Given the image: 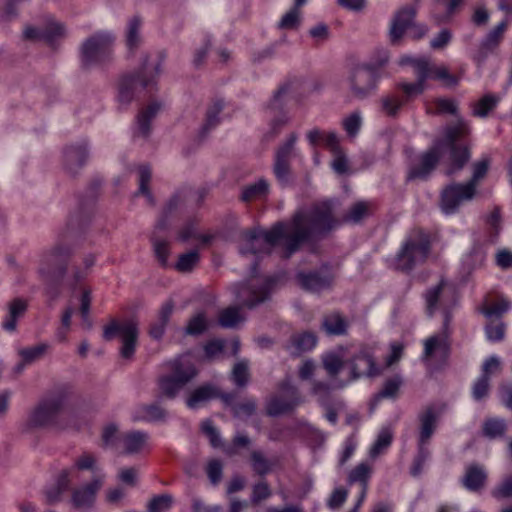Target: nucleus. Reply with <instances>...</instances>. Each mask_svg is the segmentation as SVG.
<instances>
[{"label":"nucleus","instance_id":"1","mask_svg":"<svg viewBox=\"0 0 512 512\" xmlns=\"http://www.w3.org/2000/svg\"><path fill=\"white\" fill-rule=\"evenodd\" d=\"M333 210L330 200L316 202L298 209L288 222H277L269 230L250 231L244 235L240 253L259 257L269 255L275 247L282 246L283 257L288 258L301 244L339 224Z\"/></svg>","mask_w":512,"mask_h":512},{"label":"nucleus","instance_id":"2","mask_svg":"<svg viewBox=\"0 0 512 512\" xmlns=\"http://www.w3.org/2000/svg\"><path fill=\"white\" fill-rule=\"evenodd\" d=\"M469 134V127L462 120L458 119L455 124L448 125L444 130L441 140L420 156L419 163L410 168L408 179H426L436 167L443 152L449 151V165L447 175L460 171L470 158L469 147L461 143L462 139Z\"/></svg>","mask_w":512,"mask_h":512},{"label":"nucleus","instance_id":"3","mask_svg":"<svg viewBox=\"0 0 512 512\" xmlns=\"http://www.w3.org/2000/svg\"><path fill=\"white\" fill-rule=\"evenodd\" d=\"M149 55L142 57L139 72L122 76L118 84V102L121 105H129L136 97L140 89H153L156 79L162 72L163 57L151 61Z\"/></svg>","mask_w":512,"mask_h":512},{"label":"nucleus","instance_id":"4","mask_svg":"<svg viewBox=\"0 0 512 512\" xmlns=\"http://www.w3.org/2000/svg\"><path fill=\"white\" fill-rule=\"evenodd\" d=\"M430 247V239L425 232L412 231L405 238L394 258V268L401 272L412 271L416 266L425 262L430 253Z\"/></svg>","mask_w":512,"mask_h":512},{"label":"nucleus","instance_id":"5","mask_svg":"<svg viewBox=\"0 0 512 512\" xmlns=\"http://www.w3.org/2000/svg\"><path fill=\"white\" fill-rule=\"evenodd\" d=\"M488 170V161L481 160L474 164L473 176L466 184H452L441 193V210L445 214L455 213L459 206L471 200L476 191L477 182L482 179Z\"/></svg>","mask_w":512,"mask_h":512},{"label":"nucleus","instance_id":"6","mask_svg":"<svg viewBox=\"0 0 512 512\" xmlns=\"http://www.w3.org/2000/svg\"><path fill=\"white\" fill-rule=\"evenodd\" d=\"M71 250L68 246L57 244L46 251L40 260L38 273L41 279L49 286V293L57 296L54 286L58 285L67 271Z\"/></svg>","mask_w":512,"mask_h":512},{"label":"nucleus","instance_id":"7","mask_svg":"<svg viewBox=\"0 0 512 512\" xmlns=\"http://www.w3.org/2000/svg\"><path fill=\"white\" fill-rule=\"evenodd\" d=\"M378 74L369 65L362 62H352L347 68L345 86L349 97L355 100H365L377 90Z\"/></svg>","mask_w":512,"mask_h":512},{"label":"nucleus","instance_id":"8","mask_svg":"<svg viewBox=\"0 0 512 512\" xmlns=\"http://www.w3.org/2000/svg\"><path fill=\"white\" fill-rule=\"evenodd\" d=\"M438 421L439 413L434 407H427L418 415V452L411 467V474L414 477L421 474L424 464L430 457L428 446L433 434L437 429Z\"/></svg>","mask_w":512,"mask_h":512},{"label":"nucleus","instance_id":"9","mask_svg":"<svg viewBox=\"0 0 512 512\" xmlns=\"http://www.w3.org/2000/svg\"><path fill=\"white\" fill-rule=\"evenodd\" d=\"M171 367L172 375L164 376L159 380L160 390L168 398H174L197 375L193 363L185 357L175 359Z\"/></svg>","mask_w":512,"mask_h":512},{"label":"nucleus","instance_id":"10","mask_svg":"<svg viewBox=\"0 0 512 512\" xmlns=\"http://www.w3.org/2000/svg\"><path fill=\"white\" fill-rule=\"evenodd\" d=\"M64 403L65 399L61 395L51 396L39 402L28 415L26 429H43L55 425Z\"/></svg>","mask_w":512,"mask_h":512},{"label":"nucleus","instance_id":"11","mask_svg":"<svg viewBox=\"0 0 512 512\" xmlns=\"http://www.w3.org/2000/svg\"><path fill=\"white\" fill-rule=\"evenodd\" d=\"M117 334L120 335L122 342L120 356L125 360H131L137 346L138 324L133 320H126L124 322L112 320L103 329V338L106 341H111Z\"/></svg>","mask_w":512,"mask_h":512},{"label":"nucleus","instance_id":"12","mask_svg":"<svg viewBox=\"0 0 512 512\" xmlns=\"http://www.w3.org/2000/svg\"><path fill=\"white\" fill-rule=\"evenodd\" d=\"M114 39L108 32H99L87 38L81 47L83 63L93 65L108 61L112 54Z\"/></svg>","mask_w":512,"mask_h":512},{"label":"nucleus","instance_id":"13","mask_svg":"<svg viewBox=\"0 0 512 512\" xmlns=\"http://www.w3.org/2000/svg\"><path fill=\"white\" fill-rule=\"evenodd\" d=\"M274 282L273 278H253L249 284L235 287L236 297L243 306L254 308L268 299Z\"/></svg>","mask_w":512,"mask_h":512},{"label":"nucleus","instance_id":"14","mask_svg":"<svg viewBox=\"0 0 512 512\" xmlns=\"http://www.w3.org/2000/svg\"><path fill=\"white\" fill-rule=\"evenodd\" d=\"M282 395L272 396L266 404V413L276 417L293 411L303 400L298 389L290 381H283L280 385Z\"/></svg>","mask_w":512,"mask_h":512},{"label":"nucleus","instance_id":"15","mask_svg":"<svg viewBox=\"0 0 512 512\" xmlns=\"http://www.w3.org/2000/svg\"><path fill=\"white\" fill-rule=\"evenodd\" d=\"M104 475L96 474L90 482L71 490L70 504L72 508L86 511L93 507L96 495L102 488Z\"/></svg>","mask_w":512,"mask_h":512},{"label":"nucleus","instance_id":"16","mask_svg":"<svg viewBox=\"0 0 512 512\" xmlns=\"http://www.w3.org/2000/svg\"><path fill=\"white\" fill-rule=\"evenodd\" d=\"M89 158V145L85 140L71 143L63 149V168L65 172L76 177L86 165Z\"/></svg>","mask_w":512,"mask_h":512},{"label":"nucleus","instance_id":"17","mask_svg":"<svg viewBox=\"0 0 512 512\" xmlns=\"http://www.w3.org/2000/svg\"><path fill=\"white\" fill-rule=\"evenodd\" d=\"M297 140L298 135L295 132L290 133L275 152L273 170L276 177L281 181L286 180L290 174V161L294 155Z\"/></svg>","mask_w":512,"mask_h":512},{"label":"nucleus","instance_id":"18","mask_svg":"<svg viewBox=\"0 0 512 512\" xmlns=\"http://www.w3.org/2000/svg\"><path fill=\"white\" fill-rule=\"evenodd\" d=\"M416 13V7L412 5L404 6L396 12L389 29V38L393 45L399 44L405 31L415 25L413 21Z\"/></svg>","mask_w":512,"mask_h":512},{"label":"nucleus","instance_id":"19","mask_svg":"<svg viewBox=\"0 0 512 512\" xmlns=\"http://www.w3.org/2000/svg\"><path fill=\"white\" fill-rule=\"evenodd\" d=\"M449 354L448 334L444 331L429 337L424 342V352L422 359L428 362L432 359L445 360Z\"/></svg>","mask_w":512,"mask_h":512},{"label":"nucleus","instance_id":"20","mask_svg":"<svg viewBox=\"0 0 512 512\" xmlns=\"http://www.w3.org/2000/svg\"><path fill=\"white\" fill-rule=\"evenodd\" d=\"M218 397H220L226 404H230L234 399V395L221 394L217 387L211 384H206L195 389L188 397L186 403L189 408L196 409L207 401Z\"/></svg>","mask_w":512,"mask_h":512},{"label":"nucleus","instance_id":"21","mask_svg":"<svg viewBox=\"0 0 512 512\" xmlns=\"http://www.w3.org/2000/svg\"><path fill=\"white\" fill-rule=\"evenodd\" d=\"M28 309V301L24 298H14L6 304V314L1 323L4 331L13 333L17 330V321L22 318Z\"/></svg>","mask_w":512,"mask_h":512},{"label":"nucleus","instance_id":"22","mask_svg":"<svg viewBox=\"0 0 512 512\" xmlns=\"http://www.w3.org/2000/svg\"><path fill=\"white\" fill-rule=\"evenodd\" d=\"M453 293L452 287L444 281H440L436 286L428 289L424 295L428 315L431 316L437 309L444 307L446 298L452 297Z\"/></svg>","mask_w":512,"mask_h":512},{"label":"nucleus","instance_id":"23","mask_svg":"<svg viewBox=\"0 0 512 512\" xmlns=\"http://www.w3.org/2000/svg\"><path fill=\"white\" fill-rule=\"evenodd\" d=\"M506 27L507 22L502 21L487 34L485 39L482 41L478 53L475 57L478 63L484 62L487 56L497 49L502 40Z\"/></svg>","mask_w":512,"mask_h":512},{"label":"nucleus","instance_id":"24","mask_svg":"<svg viewBox=\"0 0 512 512\" xmlns=\"http://www.w3.org/2000/svg\"><path fill=\"white\" fill-rule=\"evenodd\" d=\"M162 108V104L153 101L147 107L143 108L137 117V128L134 136L146 140L151 132V121L156 117Z\"/></svg>","mask_w":512,"mask_h":512},{"label":"nucleus","instance_id":"25","mask_svg":"<svg viewBox=\"0 0 512 512\" xmlns=\"http://www.w3.org/2000/svg\"><path fill=\"white\" fill-rule=\"evenodd\" d=\"M149 435L146 432L134 430L121 435L123 453L135 455L141 453L148 445Z\"/></svg>","mask_w":512,"mask_h":512},{"label":"nucleus","instance_id":"26","mask_svg":"<svg viewBox=\"0 0 512 512\" xmlns=\"http://www.w3.org/2000/svg\"><path fill=\"white\" fill-rule=\"evenodd\" d=\"M297 278L301 286L311 292H320L330 287L332 283V276L329 273H299Z\"/></svg>","mask_w":512,"mask_h":512},{"label":"nucleus","instance_id":"27","mask_svg":"<svg viewBox=\"0 0 512 512\" xmlns=\"http://www.w3.org/2000/svg\"><path fill=\"white\" fill-rule=\"evenodd\" d=\"M487 473L483 466L471 464L466 468L462 478L463 486L469 491L477 492L485 487Z\"/></svg>","mask_w":512,"mask_h":512},{"label":"nucleus","instance_id":"28","mask_svg":"<svg viewBox=\"0 0 512 512\" xmlns=\"http://www.w3.org/2000/svg\"><path fill=\"white\" fill-rule=\"evenodd\" d=\"M371 475V467L366 463H361L357 465L348 476L349 484H353L359 482L361 484V492L356 502L357 506H361L365 500L367 490H368V481Z\"/></svg>","mask_w":512,"mask_h":512},{"label":"nucleus","instance_id":"29","mask_svg":"<svg viewBox=\"0 0 512 512\" xmlns=\"http://www.w3.org/2000/svg\"><path fill=\"white\" fill-rule=\"evenodd\" d=\"M317 343L316 336L311 332H302L294 334L290 338V345L287 349L293 355H299L303 352L310 351Z\"/></svg>","mask_w":512,"mask_h":512},{"label":"nucleus","instance_id":"30","mask_svg":"<svg viewBox=\"0 0 512 512\" xmlns=\"http://www.w3.org/2000/svg\"><path fill=\"white\" fill-rule=\"evenodd\" d=\"M351 373L353 379H357L363 375L372 377L379 374V371L375 368V362L373 358L368 354H359L355 357L352 363Z\"/></svg>","mask_w":512,"mask_h":512},{"label":"nucleus","instance_id":"31","mask_svg":"<svg viewBox=\"0 0 512 512\" xmlns=\"http://www.w3.org/2000/svg\"><path fill=\"white\" fill-rule=\"evenodd\" d=\"M223 108V100L216 99L212 102V104L208 107L206 112V120L201 130L202 134L208 133L211 129H213L220 123L219 115L222 112Z\"/></svg>","mask_w":512,"mask_h":512},{"label":"nucleus","instance_id":"32","mask_svg":"<svg viewBox=\"0 0 512 512\" xmlns=\"http://www.w3.org/2000/svg\"><path fill=\"white\" fill-rule=\"evenodd\" d=\"M506 421L502 418H488L482 426L483 435L489 439L499 438L505 435Z\"/></svg>","mask_w":512,"mask_h":512},{"label":"nucleus","instance_id":"33","mask_svg":"<svg viewBox=\"0 0 512 512\" xmlns=\"http://www.w3.org/2000/svg\"><path fill=\"white\" fill-rule=\"evenodd\" d=\"M135 419L145 421H164L167 412L158 404L142 405L138 408Z\"/></svg>","mask_w":512,"mask_h":512},{"label":"nucleus","instance_id":"34","mask_svg":"<svg viewBox=\"0 0 512 512\" xmlns=\"http://www.w3.org/2000/svg\"><path fill=\"white\" fill-rule=\"evenodd\" d=\"M70 468L74 470L77 477L80 471L87 470L93 473H98L100 471L97 464V457L88 452H84L75 458L74 463Z\"/></svg>","mask_w":512,"mask_h":512},{"label":"nucleus","instance_id":"35","mask_svg":"<svg viewBox=\"0 0 512 512\" xmlns=\"http://www.w3.org/2000/svg\"><path fill=\"white\" fill-rule=\"evenodd\" d=\"M393 432L390 427H383L372 445L369 455L372 458H376L383 453L392 443Z\"/></svg>","mask_w":512,"mask_h":512},{"label":"nucleus","instance_id":"36","mask_svg":"<svg viewBox=\"0 0 512 512\" xmlns=\"http://www.w3.org/2000/svg\"><path fill=\"white\" fill-rule=\"evenodd\" d=\"M268 188L269 186L266 180L260 179L257 182L247 185L243 188L241 199L245 202L260 199L267 194Z\"/></svg>","mask_w":512,"mask_h":512},{"label":"nucleus","instance_id":"37","mask_svg":"<svg viewBox=\"0 0 512 512\" xmlns=\"http://www.w3.org/2000/svg\"><path fill=\"white\" fill-rule=\"evenodd\" d=\"M322 327L329 335H341L346 331V323L339 314L325 316Z\"/></svg>","mask_w":512,"mask_h":512},{"label":"nucleus","instance_id":"38","mask_svg":"<svg viewBox=\"0 0 512 512\" xmlns=\"http://www.w3.org/2000/svg\"><path fill=\"white\" fill-rule=\"evenodd\" d=\"M250 463L253 471L260 476H264L272 470V464L260 450L251 452Z\"/></svg>","mask_w":512,"mask_h":512},{"label":"nucleus","instance_id":"39","mask_svg":"<svg viewBox=\"0 0 512 512\" xmlns=\"http://www.w3.org/2000/svg\"><path fill=\"white\" fill-rule=\"evenodd\" d=\"M43 42L53 46L55 42L65 35V28L61 23L51 21L42 28Z\"/></svg>","mask_w":512,"mask_h":512},{"label":"nucleus","instance_id":"40","mask_svg":"<svg viewBox=\"0 0 512 512\" xmlns=\"http://www.w3.org/2000/svg\"><path fill=\"white\" fill-rule=\"evenodd\" d=\"M218 320L223 328H234L244 321V318L240 314L239 307H228L220 312Z\"/></svg>","mask_w":512,"mask_h":512},{"label":"nucleus","instance_id":"41","mask_svg":"<svg viewBox=\"0 0 512 512\" xmlns=\"http://www.w3.org/2000/svg\"><path fill=\"white\" fill-rule=\"evenodd\" d=\"M151 180V170L146 165L139 167V190L138 193L144 195L147 198L149 204L154 205L155 200L152 193L149 190V182Z\"/></svg>","mask_w":512,"mask_h":512},{"label":"nucleus","instance_id":"42","mask_svg":"<svg viewBox=\"0 0 512 512\" xmlns=\"http://www.w3.org/2000/svg\"><path fill=\"white\" fill-rule=\"evenodd\" d=\"M231 379L238 387H245L249 382L248 361L241 360L237 362L231 372Z\"/></svg>","mask_w":512,"mask_h":512},{"label":"nucleus","instance_id":"43","mask_svg":"<svg viewBox=\"0 0 512 512\" xmlns=\"http://www.w3.org/2000/svg\"><path fill=\"white\" fill-rule=\"evenodd\" d=\"M141 20L139 17L130 19L127 27L126 43L130 50L135 49L140 43Z\"/></svg>","mask_w":512,"mask_h":512},{"label":"nucleus","instance_id":"44","mask_svg":"<svg viewBox=\"0 0 512 512\" xmlns=\"http://www.w3.org/2000/svg\"><path fill=\"white\" fill-rule=\"evenodd\" d=\"M101 440L104 447H115L121 441L119 426L116 423L106 424L102 429Z\"/></svg>","mask_w":512,"mask_h":512},{"label":"nucleus","instance_id":"45","mask_svg":"<svg viewBox=\"0 0 512 512\" xmlns=\"http://www.w3.org/2000/svg\"><path fill=\"white\" fill-rule=\"evenodd\" d=\"M380 103L382 112L389 117H395L403 105L402 99L397 95L384 96Z\"/></svg>","mask_w":512,"mask_h":512},{"label":"nucleus","instance_id":"46","mask_svg":"<svg viewBox=\"0 0 512 512\" xmlns=\"http://www.w3.org/2000/svg\"><path fill=\"white\" fill-rule=\"evenodd\" d=\"M173 497L169 494H162L153 497L147 506L148 512H168L172 506Z\"/></svg>","mask_w":512,"mask_h":512},{"label":"nucleus","instance_id":"47","mask_svg":"<svg viewBox=\"0 0 512 512\" xmlns=\"http://www.w3.org/2000/svg\"><path fill=\"white\" fill-rule=\"evenodd\" d=\"M499 98L494 95H485L474 106L473 113L478 117H486L495 108Z\"/></svg>","mask_w":512,"mask_h":512},{"label":"nucleus","instance_id":"48","mask_svg":"<svg viewBox=\"0 0 512 512\" xmlns=\"http://www.w3.org/2000/svg\"><path fill=\"white\" fill-rule=\"evenodd\" d=\"M368 213V206L364 202L355 203L350 207L347 213L343 216L342 221L346 223H358Z\"/></svg>","mask_w":512,"mask_h":512},{"label":"nucleus","instance_id":"49","mask_svg":"<svg viewBox=\"0 0 512 512\" xmlns=\"http://www.w3.org/2000/svg\"><path fill=\"white\" fill-rule=\"evenodd\" d=\"M199 261V253L197 250H192L187 253L181 254L175 265L176 269L180 272L191 271Z\"/></svg>","mask_w":512,"mask_h":512},{"label":"nucleus","instance_id":"50","mask_svg":"<svg viewBox=\"0 0 512 512\" xmlns=\"http://www.w3.org/2000/svg\"><path fill=\"white\" fill-rule=\"evenodd\" d=\"M48 345L40 343L32 347H27L19 350V355L25 363H32L41 358L47 351Z\"/></svg>","mask_w":512,"mask_h":512},{"label":"nucleus","instance_id":"51","mask_svg":"<svg viewBox=\"0 0 512 512\" xmlns=\"http://www.w3.org/2000/svg\"><path fill=\"white\" fill-rule=\"evenodd\" d=\"M491 495L497 500L508 499L512 497V475H508L503 478V480L495 486Z\"/></svg>","mask_w":512,"mask_h":512},{"label":"nucleus","instance_id":"52","mask_svg":"<svg viewBox=\"0 0 512 512\" xmlns=\"http://www.w3.org/2000/svg\"><path fill=\"white\" fill-rule=\"evenodd\" d=\"M300 8L293 6L287 13L283 15L278 26L281 29L291 30L297 28L300 23Z\"/></svg>","mask_w":512,"mask_h":512},{"label":"nucleus","instance_id":"53","mask_svg":"<svg viewBox=\"0 0 512 512\" xmlns=\"http://www.w3.org/2000/svg\"><path fill=\"white\" fill-rule=\"evenodd\" d=\"M180 199L178 196H173L169 199L167 204L162 210L161 216L159 220L156 223L155 229L156 230H163L167 227V219L170 214H172L179 206Z\"/></svg>","mask_w":512,"mask_h":512},{"label":"nucleus","instance_id":"54","mask_svg":"<svg viewBox=\"0 0 512 512\" xmlns=\"http://www.w3.org/2000/svg\"><path fill=\"white\" fill-rule=\"evenodd\" d=\"M257 409V402L253 398L245 399L242 403L232 407L235 417L247 418L252 416Z\"/></svg>","mask_w":512,"mask_h":512},{"label":"nucleus","instance_id":"55","mask_svg":"<svg viewBox=\"0 0 512 512\" xmlns=\"http://www.w3.org/2000/svg\"><path fill=\"white\" fill-rule=\"evenodd\" d=\"M322 362L330 376H336L343 368L342 359L335 353L325 354L322 358Z\"/></svg>","mask_w":512,"mask_h":512},{"label":"nucleus","instance_id":"56","mask_svg":"<svg viewBox=\"0 0 512 512\" xmlns=\"http://www.w3.org/2000/svg\"><path fill=\"white\" fill-rule=\"evenodd\" d=\"M402 384V378L398 375L386 380L382 390L378 393V398H394Z\"/></svg>","mask_w":512,"mask_h":512},{"label":"nucleus","instance_id":"57","mask_svg":"<svg viewBox=\"0 0 512 512\" xmlns=\"http://www.w3.org/2000/svg\"><path fill=\"white\" fill-rule=\"evenodd\" d=\"M431 78L441 80L447 86H455L458 83V79L451 75L444 65L433 64Z\"/></svg>","mask_w":512,"mask_h":512},{"label":"nucleus","instance_id":"58","mask_svg":"<svg viewBox=\"0 0 512 512\" xmlns=\"http://www.w3.org/2000/svg\"><path fill=\"white\" fill-rule=\"evenodd\" d=\"M207 326L204 313H198L189 320L185 330L189 335H199L207 329Z\"/></svg>","mask_w":512,"mask_h":512},{"label":"nucleus","instance_id":"59","mask_svg":"<svg viewBox=\"0 0 512 512\" xmlns=\"http://www.w3.org/2000/svg\"><path fill=\"white\" fill-rule=\"evenodd\" d=\"M152 244L154 254L158 260V262L165 266L167 264V259L169 255V246L165 240L158 239L155 234L152 236Z\"/></svg>","mask_w":512,"mask_h":512},{"label":"nucleus","instance_id":"60","mask_svg":"<svg viewBox=\"0 0 512 512\" xmlns=\"http://www.w3.org/2000/svg\"><path fill=\"white\" fill-rule=\"evenodd\" d=\"M91 305V292L90 290H84L81 296L80 313L83 320V325L87 330L92 328V320L89 317Z\"/></svg>","mask_w":512,"mask_h":512},{"label":"nucleus","instance_id":"61","mask_svg":"<svg viewBox=\"0 0 512 512\" xmlns=\"http://www.w3.org/2000/svg\"><path fill=\"white\" fill-rule=\"evenodd\" d=\"M342 123L348 135L355 136L358 133L362 123L360 112L356 111L351 113L350 115L343 119Z\"/></svg>","mask_w":512,"mask_h":512},{"label":"nucleus","instance_id":"62","mask_svg":"<svg viewBox=\"0 0 512 512\" xmlns=\"http://www.w3.org/2000/svg\"><path fill=\"white\" fill-rule=\"evenodd\" d=\"M432 66L433 63H431L428 58L423 57V59L416 66L413 67L414 74L417 77V81L425 84V81L428 78H431Z\"/></svg>","mask_w":512,"mask_h":512},{"label":"nucleus","instance_id":"63","mask_svg":"<svg viewBox=\"0 0 512 512\" xmlns=\"http://www.w3.org/2000/svg\"><path fill=\"white\" fill-rule=\"evenodd\" d=\"M271 490L266 481H260L256 483L252 488L251 501L254 504L259 503L262 500L269 498Z\"/></svg>","mask_w":512,"mask_h":512},{"label":"nucleus","instance_id":"64","mask_svg":"<svg viewBox=\"0 0 512 512\" xmlns=\"http://www.w3.org/2000/svg\"><path fill=\"white\" fill-rule=\"evenodd\" d=\"M485 333L489 341H501L505 336V324L503 322L490 323L485 327Z\"/></svg>","mask_w":512,"mask_h":512}]
</instances>
